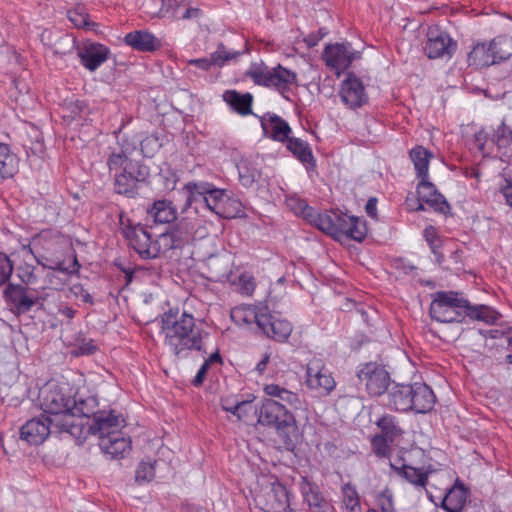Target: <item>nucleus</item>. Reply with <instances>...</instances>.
Masks as SVG:
<instances>
[{"mask_svg": "<svg viewBox=\"0 0 512 512\" xmlns=\"http://www.w3.org/2000/svg\"><path fill=\"white\" fill-rule=\"evenodd\" d=\"M38 402L44 415L47 414L52 429L58 433L66 432L76 436L82 425L77 423V419L89 414L83 408L87 402L76 401L68 386H59L53 382L46 383L39 390Z\"/></svg>", "mask_w": 512, "mask_h": 512, "instance_id": "nucleus-1", "label": "nucleus"}, {"mask_svg": "<svg viewBox=\"0 0 512 512\" xmlns=\"http://www.w3.org/2000/svg\"><path fill=\"white\" fill-rule=\"evenodd\" d=\"M161 324L164 344L177 358H187L194 351L206 353L204 338L208 334L191 314L170 311L163 314Z\"/></svg>", "mask_w": 512, "mask_h": 512, "instance_id": "nucleus-2", "label": "nucleus"}, {"mask_svg": "<svg viewBox=\"0 0 512 512\" xmlns=\"http://www.w3.org/2000/svg\"><path fill=\"white\" fill-rule=\"evenodd\" d=\"M134 151L135 146L121 144L111 151L107 159L109 171H116L114 191L129 198L138 195L140 185L145 183L150 174L148 166L131 158Z\"/></svg>", "mask_w": 512, "mask_h": 512, "instance_id": "nucleus-3", "label": "nucleus"}, {"mask_svg": "<svg viewBox=\"0 0 512 512\" xmlns=\"http://www.w3.org/2000/svg\"><path fill=\"white\" fill-rule=\"evenodd\" d=\"M257 422L275 428L287 446L293 445L297 438L295 417L283 404L275 400L267 399L258 407Z\"/></svg>", "mask_w": 512, "mask_h": 512, "instance_id": "nucleus-4", "label": "nucleus"}, {"mask_svg": "<svg viewBox=\"0 0 512 512\" xmlns=\"http://www.w3.org/2000/svg\"><path fill=\"white\" fill-rule=\"evenodd\" d=\"M315 227L333 237L344 235L358 242L365 238L367 232L363 221L341 211L320 213Z\"/></svg>", "mask_w": 512, "mask_h": 512, "instance_id": "nucleus-5", "label": "nucleus"}, {"mask_svg": "<svg viewBox=\"0 0 512 512\" xmlns=\"http://www.w3.org/2000/svg\"><path fill=\"white\" fill-rule=\"evenodd\" d=\"M468 300L455 291L434 293L429 313L433 320L442 323L462 322L466 316Z\"/></svg>", "mask_w": 512, "mask_h": 512, "instance_id": "nucleus-6", "label": "nucleus"}, {"mask_svg": "<svg viewBox=\"0 0 512 512\" xmlns=\"http://www.w3.org/2000/svg\"><path fill=\"white\" fill-rule=\"evenodd\" d=\"M246 75L256 85L274 88L286 99L288 97L285 93L290 90L291 85L297 82V74L281 65L270 68L264 63H255L250 66Z\"/></svg>", "mask_w": 512, "mask_h": 512, "instance_id": "nucleus-7", "label": "nucleus"}, {"mask_svg": "<svg viewBox=\"0 0 512 512\" xmlns=\"http://www.w3.org/2000/svg\"><path fill=\"white\" fill-rule=\"evenodd\" d=\"M187 191V205H190L194 201H200L217 215L230 218L231 216L226 214L224 210V203L227 200L225 190L212 188L208 183H194L189 182L185 185Z\"/></svg>", "mask_w": 512, "mask_h": 512, "instance_id": "nucleus-8", "label": "nucleus"}, {"mask_svg": "<svg viewBox=\"0 0 512 512\" xmlns=\"http://www.w3.org/2000/svg\"><path fill=\"white\" fill-rule=\"evenodd\" d=\"M256 506L264 512H293L289 509V495L276 479L262 486L254 497Z\"/></svg>", "mask_w": 512, "mask_h": 512, "instance_id": "nucleus-9", "label": "nucleus"}, {"mask_svg": "<svg viewBox=\"0 0 512 512\" xmlns=\"http://www.w3.org/2000/svg\"><path fill=\"white\" fill-rule=\"evenodd\" d=\"M502 41L495 38L489 43L480 42L473 46L468 54L467 61L470 66L484 68L509 58L510 53L501 48Z\"/></svg>", "mask_w": 512, "mask_h": 512, "instance_id": "nucleus-10", "label": "nucleus"}, {"mask_svg": "<svg viewBox=\"0 0 512 512\" xmlns=\"http://www.w3.org/2000/svg\"><path fill=\"white\" fill-rule=\"evenodd\" d=\"M125 236L130 246L143 259L156 258L163 252L161 236H159L157 240L152 241L151 235L147 229L140 224L127 228L125 230Z\"/></svg>", "mask_w": 512, "mask_h": 512, "instance_id": "nucleus-11", "label": "nucleus"}, {"mask_svg": "<svg viewBox=\"0 0 512 512\" xmlns=\"http://www.w3.org/2000/svg\"><path fill=\"white\" fill-rule=\"evenodd\" d=\"M305 383L309 389L318 392L320 395L330 394L336 386V382L324 361L316 357L312 358L307 364Z\"/></svg>", "mask_w": 512, "mask_h": 512, "instance_id": "nucleus-12", "label": "nucleus"}, {"mask_svg": "<svg viewBox=\"0 0 512 512\" xmlns=\"http://www.w3.org/2000/svg\"><path fill=\"white\" fill-rule=\"evenodd\" d=\"M357 376L365 384L370 395H382L389 388L390 375L384 368L375 362H368L361 366Z\"/></svg>", "mask_w": 512, "mask_h": 512, "instance_id": "nucleus-13", "label": "nucleus"}, {"mask_svg": "<svg viewBox=\"0 0 512 512\" xmlns=\"http://www.w3.org/2000/svg\"><path fill=\"white\" fill-rule=\"evenodd\" d=\"M3 297L11 310L16 315L29 312L37 304L39 296L35 290H31L20 284L9 283L4 291Z\"/></svg>", "mask_w": 512, "mask_h": 512, "instance_id": "nucleus-14", "label": "nucleus"}, {"mask_svg": "<svg viewBox=\"0 0 512 512\" xmlns=\"http://www.w3.org/2000/svg\"><path fill=\"white\" fill-rule=\"evenodd\" d=\"M456 49V42L452 40L449 34L440 30L438 27H429L427 31V41L424 51L428 58L451 57Z\"/></svg>", "mask_w": 512, "mask_h": 512, "instance_id": "nucleus-15", "label": "nucleus"}, {"mask_svg": "<svg viewBox=\"0 0 512 512\" xmlns=\"http://www.w3.org/2000/svg\"><path fill=\"white\" fill-rule=\"evenodd\" d=\"M339 94L343 103L351 109L362 107L368 102L362 81L352 73L342 81Z\"/></svg>", "mask_w": 512, "mask_h": 512, "instance_id": "nucleus-16", "label": "nucleus"}, {"mask_svg": "<svg viewBox=\"0 0 512 512\" xmlns=\"http://www.w3.org/2000/svg\"><path fill=\"white\" fill-rule=\"evenodd\" d=\"M50 433H57L52 429L49 419L46 415L42 414L39 417H34L28 420L20 428V439L30 445L42 444Z\"/></svg>", "mask_w": 512, "mask_h": 512, "instance_id": "nucleus-17", "label": "nucleus"}, {"mask_svg": "<svg viewBox=\"0 0 512 512\" xmlns=\"http://www.w3.org/2000/svg\"><path fill=\"white\" fill-rule=\"evenodd\" d=\"M417 195L419 205L416 210H424V204L440 213H446L449 210V204L435 188V186L428 181V178L421 179L417 186Z\"/></svg>", "mask_w": 512, "mask_h": 512, "instance_id": "nucleus-18", "label": "nucleus"}, {"mask_svg": "<svg viewBox=\"0 0 512 512\" xmlns=\"http://www.w3.org/2000/svg\"><path fill=\"white\" fill-rule=\"evenodd\" d=\"M258 328L269 338L284 342L292 332V325L287 320L278 319L271 315L266 309L260 314Z\"/></svg>", "mask_w": 512, "mask_h": 512, "instance_id": "nucleus-19", "label": "nucleus"}, {"mask_svg": "<svg viewBox=\"0 0 512 512\" xmlns=\"http://www.w3.org/2000/svg\"><path fill=\"white\" fill-rule=\"evenodd\" d=\"M81 64L89 71H95L104 63L110 54V50L103 44L85 42L77 49Z\"/></svg>", "mask_w": 512, "mask_h": 512, "instance_id": "nucleus-20", "label": "nucleus"}, {"mask_svg": "<svg viewBox=\"0 0 512 512\" xmlns=\"http://www.w3.org/2000/svg\"><path fill=\"white\" fill-rule=\"evenodd\" d=\"M322 57L327 66L336 70H344L351 65L356 57V53L351 51L350 44L337 43L327 45Z\"/></svg>", "mask_w": 512, "mask_h": 512, "instance_id": "nucleus-21", "label": "nucleus"}, {"mask_svg": "<svg viewBox=\"0 0 512 512\" xmlns=\"http://www.w3.org/2000/svg\"><path fill=\"white\" fill-rule=\"evenodd\" d=\"M123 421L120 415L114 414L113 411L97 412L94 414L93 423L88 427V432L93 435H98L100 441L101 437L118 433Z\"/></svg>", "mask_w": 512, "mask_h": 512, "instance_id": "nucleus-22", "label": "nucleus"}, {"mask_svg": "<svg viewBox=\"0 0 512 512\" xmlns=\"http://www.w3.org/2000/svg\"><path fill=\"white\" fill-rule=\"evenodd\" d=\"M193 226L187 222L178 223L170 232L161 234L163 252L183 247L192 239Z\"/></svg>", "mask_w": 512, "mask_h": 512, "instance_id": "nucleus-23", "label": "nucleus"}, {"mask_svg": "<svg viewBox=\"0 0 512 512\" xmlns=\"http://www.w3.org/2000/svg\"><path fill=\"white\" fill-rule=\"evenodd\" d=\"M301 492L310 512H336L334 506L322 495L318 487L305 479L301 483Z\"/></svg>", "mask_w": 512, "mask_h": 512, "instance_id": "nucleus-24", "label": "nucleus"}, {"mask_svg": "<svg viewBox=\"0 0 512 512\" xmlns=\"http://www.w3.org/2000/svg\"><path fill=\"white\" fill-rule=\"evenodd\" d=\"M413 391L411 393L410 411L416 413H427L434 407L436 397L432 389L424 383L412 384Z\"/></svg>", "mask_w": 512, "mask_h": 512, "instance_id": "nucleus-25", "label": "nucleus"}, {"mask_svg": "<svg viewBox=\"0 0 512 512\" xmlns=\"http://www.w3.org/2000/svg\"><path fill=\"white\" fill-rule=\"evenodd\" d=\"M30 252L34 255L37 263L41 265L43 268L59 271L66 275L77 273L80 268V264L78 263V260L75 256L73 257L71 265L66 266L65 260L63 258L59 256L45 254L44 250H37L36 252H34L33 249H30Z\"/></svg>", "mask_w": 512, "mask_h": 512, "instance_id": "nucleus-26", "label": "nucleus"}, {"mask_svg": "<svg viewBox=\"0 0 512 512\" xmlns=\"http://www.w3.org/2000/svg\"><path fill=\"white\" fill-rule=\"evenodd\" d=\"M412 391V384H393L387 389V405L397 411H410Z\"/></svg>", "mask_w": 512, "mask_h": 512, "instance_id": "nucleus-27", "label": "nucleus"}, {"mask_svg": "<svg viewBox=\"0 0 512 512\" xmlns=\"http://www.w3.org/2000/svg\"><path fill=\"white\" fill-rule=\"evenodd\" d=\"M468 494V489L457 479L443 497L441 507L447 512H463Z\"/></svg>", "mask_w": 512, "mask_h": 512, "instance_id": "nucleus-28", "label": "nucleus"}, {"mask_svg": "<svg viewBox=\"0 0 512 512\" xmlns=\"http://www.w3.org/2000/svg\"><path fill=\"white\" fill-rule=\"evenodd\" d=\"M261 125L264 132L275 141L284 142L290 138L291 128L289 124L276 114H265L261 118Z\"/></svg>", "mask_w": 512, "mask_h": 512, "instance_id": "nucleus-29", "label": "nucleus"}, {"mask_svg": "<svg viewBox=\"0 0 512 512\" xmlns=\"http://www.w3.org/2000/svg\"><path fill=\"white\" fill-rule=\"evenodd\" d=\"M101 450L112 458L123 457L124 453L131 448V440L122 436L120 432L112 433L101 437L99 441Z\"/></svg>", "mask_w": 512, "mask_h": 512, "instance_id": "nucleus-30", "label": "nucleus"}, {"mask_svg": "<svg viewBox=\"0 0 512 512\" xmlns=\"http://www.w3.org/2000/svg\"><path fill=\"white\" fill-rule=\"evenodd\" d=\"M125 43L135 50L150 52L160 47L161 43L148 31H133L125 36Z\"/></svg>", "mask_w": 512, "mask_h": 512, "instance_id": "nucleus-31", "label": "nucleus"}, {"mask_svg": "<svg viewBox=\"0 0 512 512\" xmlns=\"http://www.w3.org/2000/svg\"><path fill=\"white\" fill-rule=\"evenodd\" d=\"M177 217L176 209L168 200H157L147 209V218L155 224H167Z\"/></svg>", "mask_w": 512, "mask_h": 512, "instance_id": "nucleus-32", "label": "nucleus"}, {"mask_svg": "<svg viewBox=\"0 0 512 512\" xmlns=\"http://www.w3.org/2000/svg\"><path fill=\"white\" fill-rule=\"evenodd\" d=\"M409 156L414 164L417 177L423 180L427 179L429 163L433 158V153L425 147L419 145L410 150Z\"/></svg>", "mask_w": 512, "mask_h": 512, "instance_id": "nucleus-33", "label": "nucleus"}, {"mask_svg": "<svg viewBox=\"0 0 512 512\" xmlns=\"http://www.w3.org/2000/svg\"><path fill=\"white\" fill-rule=\"evenodd\" d=\"M223 99L234 111L241 115L252 113L253 96L250 93L241 94L236 90H228L223 94Z\"/></svg>", "mask_w": 512, "mask_h": 512, "instance_id": "nucleus-34", "label": "nucleus"}, {"mask_svg": "<svg viewBox=\"0 0 512 512\" xmlns=\"http://www.w3.org/2000/svg\"><path fill=\"white\" fill-rule=\"evenodd\" d=\"M238 53L226 52L223 44H219L217 50L209 58L192 59L190 65H195L202 70H208L212 65L222 66L228 60L234 59Z\"/></svg>", "mask_w": 512, "mask_h": 512, "instance_id": "nucleus-35", "label": "nucleus"}, {"mask_svg": "<svg viewBox=\"0 0 512 512\" xmlns=\"http://www.w3.org/2000/svg\"><path fill=\"white\" fill-rule=\"evenodd\" d=\"M287 148L307 168L315 167V160L307 142L299 138L290 137L287 140Z\"/></svg>", "mask_w": 512, "mask_h": 512, "instance_id": "nucleus-36", "label": "nucleus"}, {"mask_svg": "<svg viewBox=\"0 0 512 512\" xmlns=\"http://www.w3.org/2000/svg\"><path fill=\"white\" fill-rule=\"evenodd\" d=\"M265 309H257L254 306H240L231 310V320L237 325H249L256 323L259 326L260 314H263Z\"/></svg>", "mask_w": 512, "mask_h": 512, "instance_id": "nucleus-37", "label": "nucleus"}, {"mask_svg": "<svg viewBox=\"0 0 512 512\" xmlns=\"http://www.w3.org/2000/svg\"><path fill=\"white\" fill-rule=\"evenodd\" d=\"M264 392L271 397H276L292 406L295 410L303 409V402L297 393L289 391L277 384H267L264 386Z\"/></svg>", "mask_w": 512, "mask_h": 512, "instance_id": "nucleus-38", "label": "nucleus"}, {"mask_svg": "<svg viewBox=\"0 0 512 512\" xmlns=\"http://www.w3.org/2000/svg\"><path fill=\"white\" fill-rule=\"evenodd\" d=\"M17 168L16 156L11 153L7 144L0 143V180L10 178Z\"/></svg>", "mask_w": 512, "mask_h": 512, "instance_id": "nucleus-39", "label": "nucleus"}, {"mask_svg": "<svg viewBox=\"0 0 512 512\" xmlns=\"http://www.w3.org/2000/svg\"><path fill=\"white\" fill-rule=\"evenodd\" d=\"M286 203L289 209L296 215L303 217L305 220L315 226L317 222V216H319L320 213L314 210L312 207L308 206L305 200L291 197L287 199Z\"/></svg>", "mask_w": 512, "mask_h": 512, "instance_id": "nucleus-40", "label": "nucleus"}, {"mask_svg": "<svg viewBox=\"0 0 512 512\" xmlns=\"http://www.w3.org/2000/svg\"><path fill=\"white\" fill-rule=\"evenodd\" d=\"M466 316L473 320L483 321L488 324L494 323L498 319V313L487 305H470L466 308Z\"/></svg>", "mask_w": 512, "mask_h": 512, "instance_id": "nucleus-41", "label": "nucleus"}, {"mask_svg": "<svg viewBox=\"0 0 512 512\" xmlns=\"http://www.w3.org/2000/svg\"><path fill=\"white\" fill-rule=\"evenodd\" d=\"M494 141L503 157H512V129L502 123L496 131Z\"/></svg>", "mask_w": 512, "mask_h": 512, "instance_id": "nucleus-42", "label": "nucleus"}, {"mask_svg": "<svg viewBox=\"0 0 512 512\" xmlns=\"http://www.w3.org/2000/svg\"><path fill=\"white\" fill-rule=\"evenodd\" d=\"M391 467L402 477H404L410 483L424 487L427 482V473H424L421 469L414 468L412 466L403 465L402 467H396L391 464Z\"/></svg>", "mask_w": 512, "mask_h": 512, "instance_id": "nucleus-43", "label": "nucleus"}, {"mask_svg": "<svg viewBox=\"0 0 512 512\" xmlns=\"http://www.w3.org/2000/svg\"><path fill=\"white\" fill-rule=\"evenodd\" d=\"M376 424L381 429L380 435L388 438L390 442H393L402 432L392 416L385 415Z\"/></svg>", "mask_w": 512, "mask_h": 512, "instance_id": "nucleus-44", "label": "nucleus"}, {"mask_svg": "<svg viewBox=\"0 0 512 512\" xmlns=\"http://www.w3.org/2000/svg\"><path fill=\"white\" fill-rule=\"evenodd\" d=\"M343 503L348 512H361L359 496L356 489L348 484L342 488Z\"/></svg>", "mask_w": 512, "mask_h": 512, "instance_id": "nucleus-45", "label": "nucleus"}, {"mask_svg": "<svg viewBox=\"0 0 512 512\" xmlns=\"http://www.w3.org/2000/svg\"><path fill=\"white\" fill-rule=\"evenodd\" d=\"M234 410L237 412V418L250 423L253 420V416H257L258 407L251 401H242L234 405Z\"/></svg>", "mask_w": 512, "mask_h": 512, "instance_id": "nucleus-46", "label": "nucleus"}, {"mask_svg": "<svg viewBox=\"0 0 512 512\" xmlns=\"http://www.w3.org/2000/svg\"><path fill=\"white\" fill-rule=\"evenodd\" d=\"M155 463H156V461H154L153 463L150 461L149 462H147V461L140 462V464L138 465L136 472H135V481L137 483L151 481L155 476V467H154Z\"/></svg>", "mask_w": 512, "mask_h": 512, "instance_id": "nucleus-47", "label": "nucleus"}, {"mask_svg": "<svg viewBox=\"0 0 512 512\" xmlns=\"http://www.w3.org/2000/svg\"><path fill=\"white\" fill-rule=\"evenodd\" d=\"M161 146L159 137L155 134L145 137L140 143L141 151L145 157H152Z\"/></svg>", "mask_w": 512, "mask_h": 512, "instance_id": "nucleus-48", "label": "nucleus"}, {"mask_svg": "<svg viewBox=\"0 0 512 512\" xmlns=\"http://www.w3.org/2000/svg\"><path fill=\"white\" fill-rule=\"evenodd\" d=\"M237 167L242 184L244 186H251L255 182L258 172L255 169L249 168L245 161H242Z\"/></svg>", "mask_w": 512, "mask_h": 512, "instance_id": "nucleus-49", "label": "nucleus"}, {"mask_svg": "<svg viewBox=\"0 0 512 512\" xmlns=\"http://www.w3.org/2000/svg\"><path fill=\"white\" fill-rule=\"evenodd\" d=\"M13 263L10 258L0 252V286L7 283L13 273Z\"/></svg>", "mask_w": 512, "mask_h": 512, "instance_id": "nucleus-50", "label": "nucleus"}, {"mask_svg": "<svg viewBox=\"0 0 512 512\" xmlns=\"http://www.w3.org/2000/svg\"><path fill=\"white\" fill-rule=\"evenodd\" d=\"M237 285L242 294L252 295L256 287L255 278L250 273H242L238 278Z\"/></svg>", "mask_w": 512, "mask_h": 512, "instance_id": "nucleus-51", "label": "nucleus"}, {"mask_svg": "<svg viewBox=\"0 0 512 512\" xmlns=\"http://www.w3.org/2000/svg\"><path fill=\"white\" fill-rule=\"evenodd\" d=\"M68 18L78 28H89L91 25H95L89 21L88 14L77 10L69 11Z\"/></svg>", "mask_w": 512, "mask_h": 512, "instance_id": "nucleus-52", "label": "nucleus"}, {"mask_svg": "<svg viewBox=\"0 0 512 512\" xmlns=\"http://www.w3.org/2000/svg\"><path fill=\"white\" fill-rule=\"evenodd\" d=\"M37 245H40L41 249L45 251V254L59 256L62 258L60 250H59L60 245L57 241L39 238L38 240H36L34 242L35 248H37Z\"/></svg>", "mask_w": 512, "mask_h": 512, "instance_id": "nucleus-53", "label": "nucleus"}, {"mask_svg": "<svg viewBox=\"0 0 512 512\" xmlns=\"http://www.w3.org/2000/svg\"><path fill=\"white\" fill-rule=\"evenodd\" d=\"M390 440L384 436L376 435L372 439V446L375 454L380 457H384L389 452Z\"/></svg>", "mask_w": 512, "mask_h": 512, "instance_id": "nucleus-54", "label": "nucleus"}, {"mask_svg": "<svg viewBox=\"0 0 512 512\" xmlns=\"http://www.w3.org/2000/svg\"><path fill=\"white\" fill-rule=\"evenodd\" d=\"M19 278L20 280L25 283L26 285H29V284H34L36 281H37V276L36 274L34 273V268L29 266V265H25V266H21L19 267Z\"/></svg>", "mask_w": 512, "mask_h": 512, "instance_id": "nucleus-55", "label": "nucleus"}, {"mask_svg": "<svg viewBox=\"0 0 512 512\" xmlns=\"http://www.w3.org/2000/svg\"><path fill=\"white\" fill-rule=\"evenodd\" d=\"M378 503L382 512H394L393 497L388 490L383 491L379 495Z\"/></svg>", "mask_w": 512, "mask_h": 512, "instance_id": "nucleus-56", "label": "nucleus"}, {"mask_svg": "<svg viewBox=\"0 0 512 512\" xmlns=\"http://www.w3.org/2000/svg\"><path fill=\"white\" fill-rule=\"evenodd\" d=\"M186 4V0H168L166 12H171L172 17L178 19Z\"/></svg>", "mask_w": 512, "mask_h": 512, "instance_id": "nucleus-57", "label": "nucleus"}, {"mask_svg": "<svg viewBox=\"0 0 512 512\" xmlns=\"http://www.w3.org/2000/svg\"><path fill=\"white\" fill-rule=\"evenodd\" d=\"M424 237L426 241L429 243L433 253H436V248L438 247V239L437 232L433 226H428L424 230Z\"/></svg>", "mask_w": 512, "mask_h": 512, "instance_id": "nucleus-58", "label": "nucleus"}, {"mask_svg": "<svg viewBox=\"0 0 512 512\" xmlns=\"http://www.w3.org/2000/svg\"><path fill=\"white\" fill-rule=\"evenodd\" d=\"M71 292L77 298L81 299V301H83L85 303L93 304L92 296L90 295V293L86 289H84V287L82 285H80V284L74 285L71 288Z\"/></svg>", "mask_w": 512, "mask_h": 512, "instance_id": "nucleus-59", "label": "nucleus"}, {"mask_svg": "<svg viewBox=\"0 0 512 512\" xmlns=\"http://www.w3.org/2000/svg\"><path fill=\"white\" fill-rule=\"evenodd\" d=\"M201 14H202V11L199 8L190 7L187 3L184 10L179 15L178 19H183V20L196 19V18H199L201 16Z\"/></svg>", "mask_w": 512, "mask_h": 512, "instance_id": "nucleus-60", "label": "nucleus"}, {"mask_svg": "<svg viewBox=\"0 0 512 512\" xmlns=\"http://www.w3.org/2000/svg\"><path fill=\"white\" fill-rule=\"evenodd\" d=\"M487 140V134L484 131H479L474 134L473 145L481 153H485V143Z\"/></svg>", "mask_w": 512, "mask_h": 512, "instance_id": "nucleus-61", "label": "nucleus"}, {"mask_svg": "<svg viewBox=\"0 0 512 512\" xmlns=\"http://www.w3.org/2000/svg\"><path fill=\"white\" fill-rule=\"evenodd\" d=\"M96 350V346L92 342L83 343L75 349V355H90Z\"/></svg>", "mask_w": 512, "mask_h": 512, "instance_id": "nucleus-62", "label": "nucleus"}, {"mask_svg": "<svg viewBox=\"0 0 512 512\" xmlns=\"http://www.w3.org/2000/svg\"><path fill=\"white\" fill-rule=\"evenodd\" d=\"M208 367H209V361H205L203 363V365L200 367V369L198 370L194 380H193V384L195 386H199L203 383V380L205 378V375L207 373V370H208Z\"/></svg>", "mask_w": 512, "mask_h": 512, "instance_id": "nucleus-63", "label": "nucleus"}, {"mask_svg": "<svg viewBox=\"0 0 512 512\" xmlns=\"http://www.w3.org/2000/svg\"><path fill=\"white\" fill-rule=\"evenodd\" d=\"M507 184L501 188L502 194L509 206L512 207V180H506Z\"/></svg>", "mask_w": 512, "mask_h": 512, "instance_id": "nucleus-64", "label": "nucleus"}]
</instances>
